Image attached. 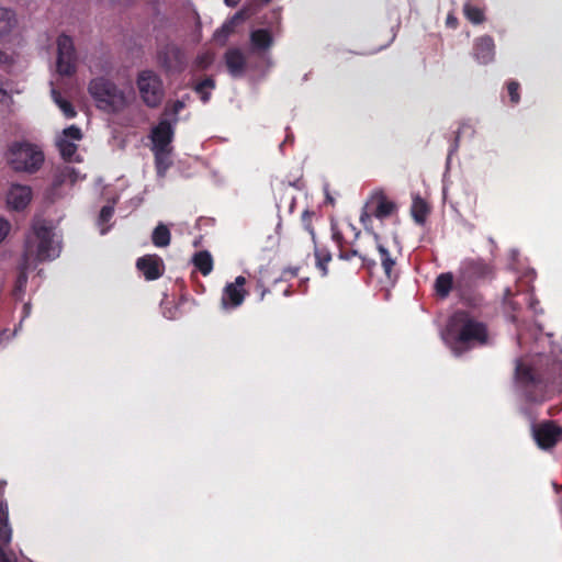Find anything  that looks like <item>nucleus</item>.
<instances>
[{"label": "nucleus", "instance_id": "1", "mask_svg": "<svg viewBox=\"0 0 562 562\" xmlns=\"http://www.w3.org/2000/svg\"><path fill=\"white\" fill-rule=\"evenodd\" d=\"M447 336L450 349L457 357L490 342L487 325L464 310H458L449 317Z\"/></svg>", "mask_w": 562, "mask_h": 562}, {"label": "nucleus", "instance_id": "2", "mask_svg": "<svg viewBox=\"0 0 562 562\" xmlns=\"http://www.w3.org/2000/svg\"><path fill=\"white\" fill-rule=\"evenodd\" d=\"M396 210V204L389 200L386 195L381 191L372 195L370 203L367 204L366 209L360 215V223L370 233L372 237V246L379 251L385 281L392 285L398 279V272L395 269L396 261L391 256L390 251L381 244L379 234L370 229L369 225L372 222V217H376L383 221L395 213Z\"/></svg>", "mask_w": 562, "mask_h": 562}, {"label": "nucleus", "instance_id": "3", "mask_svg": "<svg viewBox=\"0 0 562 562\" xmlns=\"http://www.w3.org/2000/svg\"><path fill=\"white\" fill-rule=\"evenodd\" d=\"M492 267L482 260L464 262L457 274V296L461 303L475 307L481 302V296L474 292L480 281L491 278Z\"/></svg>", "mask_w": 562, "mask_h": 562}, {"label": "nucleus", "instance_id": "4", "mask_svg": "<svg viewBox=\"0 0 562 562\" xmlns=\"http://www.w3.org/2000/svg\"><path fill=\"white\" fill-rule=\"evenodd\" d=\"M552 378L537 372L531 366L518 360L515 368V385L530 403H543Z\"/></svg>", "mask_w": 562, "mask_h": 562}, {"label": "nucleus", "instance_id": "5", "mask_svg": "<svg viewBox=\"0 0 562 562\" xmlns=\"http://www.w3.org/2000/svg\"><path fill=\"white\" fill-rule=\"evenodd\" d=\"M7 164L16 172L35 173L44 164V153L30 142H12L4 154Z\"/></svg>", "mask_w": 562, "mask_h": 562}, {"label": "nucleus", "instance_id": "6", "mask_svg": "<svg viewBox=\"0 0 562 562\" xmlns=\"http://www.w3.org/2000/svg\"><path fill=\"white\" fill-rule=\"evenodd\" d=\"M88 91L94 100L97 108L104 112L117 113L127 105L124 91L104 77L92 79L89 82Z\"/></svg>", "mask_w": 562, "mask_h": 562}, {"label": "nucleus", "instance_id": "7", "mask_svg": "<svg viewBox=\"0 0 562 562\" xmlns=\"http://www.w3.org/2000/svg\"><path fill=\"white\" fill-rule=\"evenodd\" d=\"M136 87L146 106L156 109L161 104L165 97L164 82L154 70L139 71L136 78Z\"/></svg>", "mask_w": 562, "mask_h": 562}, {"label": "nucleus", "instance_id": "8", "mask_svg": "<svg viewBox=\"0 0 562 562\" xmlns=\"http://www.w3.org/2000/svg\"><path fill=\"white\" fill-rule=\"evenodd\" d=\"M157 64L167 74H181L187 67L184 50L175 43H167L157 49Z\"/></svg>", "mask_w": 562, "mask_h": 562}, {"label": "nucleus", "instance_id": "9", "mask_svg": "<svg viewBox=\"0 0 562 562\" xmlns=\"http://www.w3.org/2000/svg\"><path fill=\"white\" fill-rule=\"evenodd\" d=\"M76 52L70 36L61 34L57 38V71L63 76L76 72Z\"/></svg>", "mask_w": 562, "mask_h": 562}, {"label": "nucleus", "instance_id": "10", "mask_svg": "<svg viewBox=\"0 0 562 562\" xmlns=\"http://www.w3.org/2000/svg\"><path fill=\"white\" fill-rule=\"evenodd\" d=\"M171 121L161 119L159 123L151 130L150 138L153 148L156 154L157 169L161 172L159 155L167 153L170 143L175 136V128Z\"/></svg>", "mask_w": 562, "mask_h": 562}, {"label": "nucleus", "instance_id": "11", "mask_svg": "<svg viewBox=\"0 0 562 562\" xmlns=\"http://www.w3.org/2000/svg\"><path fill=\"white\" fill-rule=\"evenodd\" d=\"M33 234L35 238L38 240L36 247V260L45 261L54 259L57 256L55 248L53 247V232L49 226L44 221L34 222Z\"/></svg>", "mask_w": 562, "mask_h": 562}, {"label": "nucleus", "instance_id": "12", "mask_svg": "<svg viewBox=\"0 0 562 562\" xmlns=\"http://www.w3.org/2000/svg\"><path fill=\"white\" fill-rule=\"evenodd\" d=\"M532 436L541 449L548 450L562 439V427L553 420H544L532 426Z\"/></svg>", "mask_w": 562, "mask_h": 562}, {"label": "nucleus", "instance_id": "13", "mask_svg": "<svg viewBox=\"0 0 562 562\" xmlns=\"http://www.w3.org/2000/svg\"><path fill=\"white\" fill-rule=\"evenodd\" d=\"M246 278L243 276L236 277L234 282L227 283L222 293L221 304L224 310H234L239 307L248 292L245 290Z\"/></svg>", "mask_w": 562, "mask_h": 562}, {"label": "nucleus", "instance_id": "14", "mask_svg": "<svg viewBox=\"0 0 562 562\" xmlns=\"http://www.w3.org/2000/svg\"><path fill=\"white\" fill-rule=\"evenodd\" d=\"M136 268L147 281L159 279L165 272L164 260L158 255H145L136 260Z\"/></svg>", "mask_w": 562, "mask_h": 562}, {"label": "nucleus", "instance_id": "15", "mask_svg": "<svg viewBox=\"0 0 562 562\" xmlns=\"http://www.w3.org/2000/svg\"><path fill=\"white\" fill-rule=\"evenodd\" d=\"M473 58L481 65H487L495 58V43L492 36L476 37L472 48Z\"/></svg>", "mask_w": 562, "mask_h": 562}, {"label": "nucleus", "instance_id": "16", "mask_svg": "<svg viewBox=\"0 0 562 562\" xmlns=\"http://www.w3.org/2000/svg\"><path fill=\"white\" fill-rule=\"evenodd\" d=\"M32 199V190L29 186L12 184L7 194V202L13 210H24Z\"/></svg>", "mask_w": 562, "mask_h": 562}, {"label": "nucleus", "instance_id": "17", "mask_svg": "<svg viewBox=\"0 0 562 562\" xmlns=\"http://www.w3.org/2000/svg\"><path fill=\"white\" fill-rule=\"evenodd\" d=\"M225 65L231 76L241 77L246 70L247 59L241 49L228 48L224 54Z\"/></svg>", "mask_w": 562, "mask_h": 562}, {"label": "nucleus", "instance_id": "18", "mask_svg": "<svg viewBox=\"0 0 562 562\" xmlns=\"http://www.w3.org/2000/svg\"><path fill=\"white\" fill-rule=\"evenodd\" d=\"M353 257H358L361 260V268L367 269L369 272H372L376 266L375 260L370 258L367 249L362 248L360 245L356 246L352 243L348 247L340 249L338 252V258L340 260L349 261Z\"/></svg>", "mask_w": 562, "mask_h": 562}, {"label": "nucleus", "instance_id": "19", "mask_svg": "<svg viewBox=\"0 0 562 562\" xmlns=\"http://www.w3.org/2000/svg\"><path fill=\"white\" fill-rule=\"evenodd\" d=\"M16 26L18 16L15 11L7 7H0V44L10 41Z\"/></svg>", "mask_w": 562, "mask_h": 562}, {"label": "nucleus", "instance_id": "20", "mask_svg": "<svg viewBox=\"0 0 562 562\" xmlns=\"http://www.w3.org/2000/svg\"><path fill=\"white\" fill-rule=\"evenodd\" d=\"M434 291L438 299L446 300L452 291L457 293V277L452 272H442L434 282Z\"/></svg>", "mask_w": 562, "mask_h": 562}, {"label": "nucleus", "instance_id": "21", "mask_svg": "<svg viewBox=\"0 0 562 562\" xmlns=\"http://www.w3.org/2000/svg\"><path fill=\"white\" fill-rule=\"evenodd\" d=\"M250 45L252 52H266L273 45V37L269 30L258 29L250 33Z\"/></svg>", "mask_w": 562, "mask_h": 562}, {"label": "nucleus", "instance_id": "22", "mask_svg": "<svg viewBox=\"0 0 562 562\" xmlns=\"http://www.w3.org/2000/svg\"><path fill=\"white\" fill-rule=\"evenodd\" d=\"M314 257L316 268L321 271L323 277L328 274V263L331 261L333 256L330 250L325 246H318L314 243Z\"/></svg>", "mask_w": 562, "mask_h": 562}, {"label": "nucleus", "instance_id": "23", "mask_svg": "<svg viewBox=\"0 0 562 562\" xmlns=\"http://www.w3.org/2000/svg\"><path fill=\"white\" fill-rule=\"evenodd\" d=\"M244 19V12L239 11L235 13V15L226 23H224L216 32L214 33V38L224 44L228 36L234 33L237 21Z\"/></svg>", "mask_w": 562, "mask_h": 562}, {"label": "nucleus", "instance_id": "24", "mask_svg": "<svg viewBox=\"0 0 562 562\" xmlns=\"http://www.w3.org/2000/svg\"><path fill=\"white\" fill-rule=\"evenodd\" d=\"M411 213L417 224L424 225L429 213V206L420 196H415L413 199Z\"/></svg>", "mask_w": 562, "mask_h": 562}, {"label": "nucleus", "instance_id": "25", "mask_svg": "<svg viewBox=\"0 0 562 562\" xmlns=\"http://www.w3.org/2000/svg\"><path fill=\"white\" fill-rule=\"evenodd\" d=\"M171 234L165 224H158L151 234V241L156 247L164 248L170 245Z\"/></svg>", "mask_w": 562, "mask_h": 562}, {"label": "nucleus", "instance_id": "26", "mask_svg": "<svg viewBox=\"0 0 562 562\" xmlns=\"http://www.w3.org/2000/svg\"><path fill=\"white\" fill-rule=\"evenodd\" d=\"M193 263L203 276H207L213 270V258L206 250L199 251L193 257Z\"/></svg>", "mask_w": 562, "mask_h": 562}, {"label": "nucleus", "instance_id": "27", "mask_svg": "<svg viewBox=\"0 0 562 562\" xmlns=\"http://www.w3.org/2000/svg\"><path fill=\"white\" fill-rule=\"evenodd\" d=\"M57 147L64 160L69 162L75 160V156L78 149L75 143L66 138H59L57 140Z\"/></svg>", "mask_w": 562, "mask_h": 562}, {"label": "nucleus", "instance_id": "28", "mask_svg": "<svg viewBox=\"0 0 562 562\" xmlns=\"http://www.w3.org/2000/svg\"><path fill=\"white\" fill-rule=\"evenodd\" d=\"M465 18L473 24H481L485 20L484 10L471 3H465L463 7Z\"/></svg>", "mask_w": 562, "mask_h": 562}, {"label": "nucleus", "instance_id": "29", "mask_svg": "<svg viewBox=\"0 0 562 562\" xmlns=\"http://www.w3.org/2000/svg\"><path fill=\"white\" fill-rule=\"evenodd\" d=\"M214 88H215L214 79L211 77H207L195 85L194 91L198 94H200L202 102L206 103L211 97L210 92H207L206 89H214Z\"/></svg>", "mask_w": 562, "mask_h": 562}, {"label": "nucleus", "instance_id": "30", "mask_svg": "<svg viewBox=\"0 0 562 562\" xmlns=\"http://www.w3.org/2000/svg\"><path fill=\"white\" fill-rule=\"evenodd\" d=\"M186 104L182 100H176L172 103H168L165 108L164 115L173 116L172 124H177L178 114L184 109Z\"/></svg>", "mask_w": 562, "mask_h": 562}, {"label": "nucleus", "instance_id": "31", "mask_svg": "<svg viewBox=\"0 0 562 562\" xmlns=\"http://www.w3.org/2000/svg\"><path fill=\"white\" fill-rule=\"evenodd\" d=\"M314 216H315V212L310 211V210H305L301 215L302 226L304 227V229L306 232L310 233V235L312 236L313 243H315V232H314V227H313Z\"/></svg>", "mask_w": 562, "mask_h": 562}, {"label": "nucleus", "instance_id": "32", "mask_svg": "<svg viewBox=\"0 0 562 562\" xmlns=\"http://www.w3.org/2000/svg\"><path fill=\"white\" fill-rule=\"evenodd\" d=\"M11 537H12V530L9 526L8 518L0 517V541L3 544H9L11 541Z\"/></svg>", "mask_w": 562, "mask_h": 562}, {"label": "nucleus", "instance_id": "33", "mask_svg": "<svg viewBox=\"0 0 562 562\" xmlns=\"http://www.w3.org/2000/svg\"><path fill=\"white\" fill-rule=\"evenodd\" d=\"M520 85L519 82L512 80L507 82V92L513 104H517L520 101L519 94Z\"/></svg>", "mask_w": 562, "mask_h": 562}, {"label": "nucleus", "instance_id": "34", "mask_svg": "<svg viewBox=\"0 0 562 562\" xmlns=\"http://www.w3.org/2000/svg\"><path fill=\"white\" fill-rule=\"evenodd\" d=\"M64 137L63 138H70L72 140H80L82 138V132L81 130L76 125H70L66 127L63 132Z\"/></svg>", "mask_w": 562, "mask_h": 562}, {"label": "nucleus", "instance_id": "35", "mask_svg": "<svg viewBox=\"0 0 562 562\" xmlns=\"http://www.w3.org/2000/svg\"><path fill=\"white\" fill-rule=\"evenodd\" d=\"M33 254H34V251H33L32 240H31V238H27L25 241V249L23 252V263H22L23 269H26V267L29 266Z\"/></svg>", "mask_w": 562, "mask_h": 562}, {"label": "nucleus", "instance_id": "36", "mask_svg": "<svg viewBox=\"0 0 562 562\" xmlns=\"http://www.w3.org/2000/svg\"><path fill=\"white\" fill-rule=\"evenodd\" d=\"M59 109L63 111L64 115L67 119H72V117H75L77 115V112H76L75 108L72 106L71 102H69L68 100L67 101H63L59 104Z\"/></svg>", "mask_w": 562, "mask_h": 562}, {"label": "nucleus", "instance_id": "37", "mask_svg": "<svg viewBox=\"0 0 562 562\" xmlns=\"http://www.w3.org/2000/svg\"><path fill=\"white\" fill-rule=\"evenodd\" d=\"M113 214L114 209L110 205H104L100 211L99 220L101 223H108L113 216Z\"/></svg>", "mask_w": 562, "mask_h": 562}, {"label": "nucleus", "instance_id": "38", "mask_svg": "<svg viewBox=\"0 0 562 562\" xmlns=\"http://www.w3.org/2000/svg\"><path fill=\"white\" fill-rule=\"evenodd\" d=\"M333 239L336 243L338 250L348 247V243L345 240L342 234L339 231L333 232Z\"/></svg>", "mask_w": 562, "mask_h": 562}, {"label": "nucleus", "instance_id": "39", "mask_svg": "<svg viewBox=\"0 0 562 562\" xmlns=\"http://www.w3.org/2000/svg\"><path fill=\"white\" fill-rule=\"evenodd\" d=\"M211 63L212 58L207 54L200 55L196 58V66L201 69H206Z\"/></svg>", "mask_w": 562, "mask_h": 562}, {"label": "nucleus", "instance_id": "40", "mask_svg": "<svg viewBox=\"0 0 562 562\" xmlns=\"http://www.w3.org/2000/svg\"><path fill=\"white\" fill-rule=\"evenodd\" d=\"M10 231V223L3 218H0V243L5 238Z\"/></svg>", "mask_w": 562, "mask_h": 562}, {"label": "nucleus", "instance_id": "41", "mask_svg": "<svg viewBox=\"0 0 562 562\" xmlns=\"http://www.w3.org/2000/svg\"><path fill=\"white\" fill-rule=\"evenodd\" d=\"M13 64V57L0 49V66H10Z\"/></svg>", "mask_w": 562, "mask_h": 562}, {"label": "nucleus", "instance_id": "42", "mask_svg": "<svg viewBox=\"0 0 562 562\" xmlns=\"http://www.w3.org/2000/svg\"><path fill=\"white\" fill-rule=\"evenodd\" d=\"M459 24L458 18L453 13H449L446 19V25L450 29H457Z\"/></svg>", "mask_w": 562, "mask_h": 562}, {"label": "nucleus", "instance_id": "43", "mask_svg": "<svg viewBox=\"0 0 562 562\" xmlns=\"http://www.w3.org/2000/svg\"><path fill=\"white\" fill-rule=\"evenodd\" d=\"M297 272H299V268L297 267H295V268H286L282 272V278H286L288 276L296 277Z\"/></svg>", "mask_w": 562, "mask_h": 562}, {"label": "nucleus", "instance_id": "44", "mask_svg": "<svg viewBox=\"0 0 562 562\" xmlns=\"http://www.w3.org/2000/svg\"><path fill=\"white\" fill-rule=\"evenodd\" d=\"M26 281H27V277H26L25 272H24V271H22V272L19 274V277H18V284H19V286L24 285V284L26 283Z\"/></svg>", "mask_w": 562, "mask_h": 562}, {"label": "nucleus", "instance_id": "45", "mask_svg": "<svg viewBox=\"0 0 562 562\" xmlns=\"http://www.w3.org/2000/svg\"><path fill=\"white\" fill-rule=\"evenodd\" d=\"M53 97L58 106L63 101H67L66 99L61 98V95L56 90H53Z\"/></svg>", "mask_w": 562, "mask_h": 562}, {"label": "nucleus", "instance_id": "46", "mask_svg": "<svg viewBox=\"0 0 562 562\" xmlns=\"http://www.w3.org/2000/svg\"><path fill=\"white\" fill-rule=\"evenodd\" d=\"M3 546H4L3 543H2V544L0 543V560H1L2 562H10V561H9V559H8V558H7V555H5V552H4V549H3Z\"/></svg>", "mask_w": 562, "mask_h": 562}, {"label": "nucleus", "instance_id": "47", "mask_svg": "<svg viewBox=\"0 0 562 562\" xmlns=\"http://www.w3.org/2000/svg\"><path fill=\"white\" fill-rule=\"evenodd\" d=\"M459 139H460V131H458L456 133L454 145H453V148L451 149V151H454V150L458 149V147H459Z\"/></svg>", "mask_w": 562, "mask_h": 562}, {"label": "nucleus", "instance_id": "48", "mask_svg": "<svg viewBox=\"0 0 562 562\" xmlns=\"http://www.w3.org/2000/svg\"><path fill=\"white\" fill-rule=\"evenodd\" d=\"M513 295H514V292L512 291V289L506 288L504 291V299L507 300V299L512 297Z\"/></svg>", "mask_w": 562, "mask_h": 562}, {"label": "nucleus", "instance_id": "49", "mask_svg": "<svg viewBox=\"0 0 562 562\" xmlns=\"http://www.w3.org/2000/svg\"><path fill=\"white\" fill-rule=\"evenodd\" d=\"M239 2L240 0H225L226 5L232 8L236 7Z\"/></svg>", "mask_w": 562, "mask_h": 562}, {"label": "nucleus", "instance_id": "50", "mask_svg": "<svg viewBox=\"0 0 562 562\" xmlns=\"http://www.w3.org/2000/svg\"><path fill=\"white\" fill-rule=\"evenodd\" d=\"M269 293L268 289L262 288L260 292V301H262L266 296V294Z\"/></svg>", "mask_w": 562, "mask_h": 562}, {"label": "nucleus", "instance_id": "51", "mask_svg": "<svg viewBox=\"0 0 562 562\" xmlns=\"http://www.w3.org/2000/svg\"><path fill=\"white\" fill-rule=\"evenodd\" d=\"M327 202L330 203V204H334L335 200L327 194Z\"/></svg>", "mask_w": 562, "mask_h": 562}, {"label": "nucleus", "instance_id": "52", "mask_svg": "<svg viewBox=\"0 0 562 562\" xmlns=\"http://www.w3.org/2000/svg\"><path fill=\"white\" fill-rule=\"evenodd\" d=\"M291 294L290 286L284 290V295L289 296Z\"/></svg>", "mask_w": 562, "mask_h": 562}, {"label": "nucleus", "instance_id": "53", "mask_svg": "<svg viewBox=\"0 0 562 562\" xmlns=\"http://www.w3.org/2000/svg\"><path fill=\"white\" fill-rule=\"evenodd\" d=\"M263 3H268L270 2L271 0H261Z\"/></svg>", "mask_w": 562, "mask_h": 562}]
</instances>
